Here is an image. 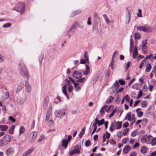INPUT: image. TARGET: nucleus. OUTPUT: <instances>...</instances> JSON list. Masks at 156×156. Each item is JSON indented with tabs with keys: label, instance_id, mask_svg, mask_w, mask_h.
I'll use <instances>...</instances> for the list:
<instances>
[{
	"label": "nucleus",
	"instance_id": "1",
	"mask_svg": "<svg viewBox=\"0 0 156 156\" xmlns=\"http://www.w3.org/2000/svg\"><path fill=\"white\" fill-rule=\"evenodd\" d=\"M18 71L27 80L29 79V73L27 71L25 65L23 63H20L18 65Z\"/></svg>",
	"mask_w": 156,
	"mask_h": 156
},
{
	"label": "nucleus",
	"instance_id": "2",
	"mask_svg": "<svg viewBox=\"0 0 156 156\" xmlns=\"http://www.w3.org/2000/svg\"><path fill=\"white\" fill-rule=\"evenodd\" d=\"M132 11V9L131 7H127L126 8L125 22L127 24H128L130 22Z\"/></svg>",
	"mask_w": 156,
	"mask_h": 156
},
{
	"label": "nucleus",
	"instance_id": "3",
	"mask_svg": "<svg viewBox=\"0 0 156 156\" xmlns=\"http://www.w3.org/2000/svg\"><path fill=\"white\" fill-rule=\"evenodd\" d=\"M25 4L23 3H19L12 8V10H16L18 12H20L22 14L25 11Z\"/></svg>",
	"mask_w": 156,
	"mask_h": 156
},
{
	"label": "nucleus",
	"instance_id": "4",
	"mask_svg": "<svg viewBox=\"0 0 156 156\" xmlns=\"http://www.w3.org/2000/svg\"><path fill=\"white\" fill-rule=\"evenodd\" d=\"M11 136L8 134L6 135L0 140V145L3 146L8 144L11 141Z\"/></svg>",
	"mask_w": 156,
	"mask_h": 156
},
{
	"label": "nucleus",
	"instance_id": "5",
	"mask_svg": "<svg viewBox=\"0 0 156 156\" xmlns=\"http://www.w3.org/2000/svg\"><path fill=\"white\" fill-rule=\"evenodd\" d=\"M145 141L146 143H151L152 146L156 144V138H153L151 136H148L145 139Z\"/></svg>",
	"mask_w": 156,
	"mask_h": 156
},
{
	"label": "nucleus",
	"instance_id": "6",
	"mask_svg": "<svg viewBox=\"0 0 156 156\" xmlns=\"http://www.w3.org/2000/svg\"><path fill=\"white\" fill-rule=\"evenodd\" d=\"M26 98V96L25 95L18 96L17 99V103L20 105L23 104L24 103Z\"/></svg>",
	"mask_w": 156,
	"mask_h": 156
},
{
	"label": "nucleus",
	"instance_id": "7",
	"mask_svg": "<svg viewBox=\"0 0 156 156\" xmlns=\"http://www.w3.org/2000/svg\"><path fill=\"white\" fill-rule=\"evenodd\" d=\"M55 115L56 117H58L60 119H61L63 116L65 115V112H62L60 110H56L54 112Z\"/></svg>",
	"mask_w": 156,
	"mask_h": 156
},
{
	"label": "nucleus",
	"instance_id": "8",
	"mask_svg": "<svg viewBox=\"0 0 156 156\" xmlns=\"http://www.w3.org/2000/svg\"><path fill=\"white\" fill-rule=\"evenodd\" d=\"M79 147L78 145L76 146L75 148L72 151H70L69 153V155L70 156L73 155L75 153L79 154L80 153V151L79 150Z\"/></svg>",
	"mask_w": 156,
	"mask_h": 156
},
{
	"label": "nucleus",
	"instance_id": "9",
	"mask_svg": "<svg viewBox=\"0 0 156 156\" xmlns=\"http://www.w3.org/2000/svg\"><path fill=\"white\" fill-rule=\"evenodd\" d=\"M82 75V74L81 73L76 71H74L72 74L73 76L77 80L81 78Z\"/></svg>",
	"mask_w": 156,
	"mask_h": 156
},
{
	"label": "nucleus",
	"instance_id": "10",
	"mask_svg": "<svg viewBox=\"0 0 156 156\" xmlns=\"http://www.w3.org/2000/svg\"><path fill=\"white\" fill-rule=\"evenodd\" d=\"M111 106L108 107V109H107V108L108 107V105H104L101 109L100 110V113L101 115H103L105 114V110H106L107 112L110 109Z\"/></svg>",
	"mask_w": 156,
	"mask_h": 156
},
{
	"label": "nucleus",
	"instance_id": "11",
	"mask_svg": "<svg viewBox=\"0 0 156 156\" xmlns=\"http://www.w3.org/2000/svg\"><path fill=\"white\" fill-rule=\"evenodd\" d=\"M52 107L50 106L48 109L46 114V119L48 120L50 119L51 114L52 112Z\"/></svg>",
	"mask_w": 156,
	"mask_h": 156
},
{
	"label": "nucleus",
	"instance_id": "12",
	"mask_svg": "<svg viewBox=\"0 0 156 156\" xmlns=\"http://www.w3.org/2000/svg\"><path fill=\"white\" fill-rule=\"evenodd\" d=\"M93 31L95 34H97L99 32L98 29V23H94L93 25Z\"/></svg>",
	"mask_w": 156,
	"mask_h": 156
},
{
	"label": "nucleus",
	"instance_id": "13",
	"mask_svg": "<svg viewBox=\"0 0 156 156\" xmlns=\"http://www.w3.org/2000/svg\"><path fill=\"white\" fill-rule=\"evenodd\" d=\"M86 69L83 71V73L85 75H87L90 73V69L88 65L86 64L85 65Z\"/></svg>",
	"mask_w": 156,
	"mask_h": 156
},
{
	"label": "nucleus",
	"instance_id": "14",
	"mask_svg": "<svg viewBox=\"0 0 156 156\" xmlns=\"http://www.w3.org/2000/svg\"><path fill=\"white\" fill-rule=\"evenodd\" d=\"M131 147L129 145H127L124 148L123 152L124 154H126L131 150Z\"/></svg>",
	"mask_w": 156,
	"mask_h": 156
},
{
	"label": "nucleus",
	"instance_id": "15",
	"mask_svg": "<svg viewBox=\"0 0 156 156\" xmlns=\"http://www.w3.org/2000/svg\"><path fill=\"white\" fill-rule=\"evenodd\" d=\"M14 151L12 148H9L6 151V153L7 155L8 156H12L14 153Z\"/></svg>",
	"mask_w": 156,
	"mask_h": 156
},
{
	"label": "nucleus",
	"instance_id": "16",
	"mask_svg": "<svg viewBox=\"0 0 156 156\" xmlns=\"http://www.w3.org/2000/svg\"><path fill=\"white\" fill-rule=\"evenodd\" d=\"M25 89L26 91L28 93L30 92L31 91V87L29 83L27 81L25 83Z\"/></svg>",
	"mask_w": 156,
	"mask_h": 156
},
{
	"label": "nucleus",
	"instance_id": "17",
	"mask_svg": "<svg viewBox=\"0 0 156 156\" xmlns=\"http://www.w3.org/2000/svg\"><path fill=\"white\" fill-rule=\"evenodd\" d=\"M34 151V149L30 148L27 150L23 154L22 156H28V155Z\"/></svg>",
	"mask_w": 156,
	"mask_h": 156
},
{
	"label": "nucleus",
	"instance_id": "18",
	"mask_svg": "<svg viewBox=\"0 0 156 156\" xmlns=\"http://www.w3.org/2000/svg\"><path fill=\"white\" fill-rule=\"evenodd\" d=\"M37 136V133L36 131L32 132L30 134V137L32 139V141L34 140L36 138Z\"/></svg>",
	"mask_w": 156,
	"mask_h": 156
},
{
	"label": "nucleus",
	"instance_id": "19",
	"mask_svg": "<svg viewBox=\"0 0 156 156\" xmlns=\"http://www.w3.org/2000/svg\"><path fill=\"white\" fill-rule=\"evenodd\" d=\"M62 91L63 93L65 94V95L67 97L68 99H69V97L68 95L67 90H66V85L65 84L62 87Z\"/></svg>",
	"mask_w": 156,
	"mask_h": 156
},
{
	"label": "nucleus",
	"instance_id": "20",
	"mask_svg": "<svg viewBox=\"0 0 156 156\" xmlns=\"http://www.w3.org/2000/svg\"><path fill=\"white\" fill-rule=\"evenodd\" d=\"M94 20L95 21V23H98L100 21V18L98 16V13L96 12H95L94 14Z\"/></svg>",
	"mask_w": 156,
	"mask_h": 156
},
{
	"label": "nucleus",
	"instance_id": "21",
	"mask_svg": "<svg viewBox=\"0 0 156 156\" xmlns=\"http://www.w3.org/2000/svg\"><path fill=\"white\" fill-rule=\"evenodd\" d=\"M81 12V10H76L75 11H73L70 14V17H73L75 16L80 14Z\"/></svg>",
	"mask_w": 156,
	"mask_h": 156
},
{
	"label": "nucleus",
	"instance_id": "22",
	"mask_svg": "<svg viewBox=\"0 0 156 156\" xmlns=\"http://www.w3.org/2000/svg\"><path fill=\"white\" fill-rule=\"evenodd\" d=\"M8 128L7 125H0V130L1 131H5L8 129Z\"/></svg>",
	"mask_w": 156,
	"mask_h": 156
},
{
	"label": "nucleus",
	"instance_id": "23",
	"mask_svg": "<svg viewBox=\"0 0 156 156\" xmlns=\"http://www.w3.org/2000/svg\"><path fill=\"white\" fill-rule=\"evenodd\" d=\"M69 141L66 140H63L62 141V146L64 147L65 148H66L67 147Z\"/></svg>",
	"mask_w": 156,
	"mask_h": 156
},
{
	"label": "nucleus",
	"instance_id": "24",
	"mask_svg": "<svg viewBox=\"0 0 156 156\" xmlns=\"http://www.w3.org/2000/svg\"><path fill=\"white\" fill-rule=\"evenodd\" d=\"M137 29H138L140 31L145 32L146 31V27L143 26H139L137 27Z\"/></svg>",
	"mask_w": 156,
	"mask_h": 156
},
{
	"label": "nucleus",
	"instance_id": "25",
	"mask_svg": "<svg viewBox=\"0 0 156 156\" xmlns=\"http://www.w3.org/2000/svg\"><path fill=\"white\" fill-rule=\"evenodd\" d=\"M138 54V52L136 46L135 47L134 50L133 52V58H135Z\"/></svg>",
	"mask_w": 156,
	"mask_h": 156
},
{
	"label": "nucleus",
	"instance_id": "26",
	"mask_svg": "<svg viewBox=\"0 0 156 156\" xmlns=\"http://www.w3.org/2000/svg\"><path fill=\"white\" fill-rule=\"evenodd\" d=\"M114 99V98L113 97L110 96L107 99L106 101V103H110L113 101Z\"/></svg>",
	"mask_w": 156,
	"mask_h": 156
},
{
	"label": "nucleus",
	"instance_id": "27",
	"mask_svg": "<svg viewBox=\"0 0 156 156\" xmlns=\"http://www.w3.org/2000/svg\"><path fill=\"white\" fill-rule=\"evenodd\" d=\"M87 62L88 63H89V60H87V59L85 58H81L80 59V63L81 64H85Z\"/></svg>",
	"mask_w": 156,
	"mask_h": 156
},
{
	"label": "nucleus",
	"instance_id": "28",
	"mask_svg": "<svg viewBox=\"0 0 156 156\" xmlns=\"http://www.w3.org/2000/svg\"><path fill=\"white\" fill-rule=\"evenodd\" d=\"M122 122L118 121L116 123V126H117L116 129H119L121 128Z\"/></svg>",
	"mask_w": 156,
	"mask_h": 156
},
{
	"label": "nucleus",
	"instance_id": "29",
	"mask_svg": "<svg viewBox=\"0 0 156 156\" xmlns=\"http://www.w3.org/2000/svg\"><path fill=\"white\" fill-rule=\"evenodd\" d=\"M151 68V65L150 64H148L146 65V71L148 72L150 71Z\"/></svg>",
	"mask_w": 156,
	"mask_h": 156
},
{
	"label": "nucleus",
	"instance_id": "30",
	"mask_svg": "<svg viewBox=\"0 0 156 156\" xmlns=\"http://www.w3.org/2000/svg\"><path fill=\"white\" fill-rule=\"evenodd\" d=\"M15 126L14 125L12 126L9 130V133L10 134H12L13 133Z\"/></svg>",
	"mask_w": 156,
	"mask_h": 156
},
{
	"label": "nucleus",
	"instance_id": "31",
	"mask_svg": "<svg viewBox=\"0 0 156 156\" xmlns=\"http://www.w3.org/2000/svg\"><path fill=\"white\" fill-rule=\"evenodd\" d=\"M103 17L105 20L106 22L107 23H110L109 19L108 18L107 15L106 14H104L103 15Z\"/></svg>",
	"mask_w": 156,
	"mask_h": 156
},
{
	"label": "nucleus",
	"instance_id": "32",
	"mask_svg": "<svg viewBox=\"0 0 156 156\" xmlns=\"http://www.w3.org/2000/svg\"><path fill=\"white\" fill-rule=\"evenodd\" d=\"M98 126H100L103 124L105 120L104 119H102L100 120H98Z\"/></svg>",
	"mask_w": 156,
	"mask_h": 156
},
{
	"label": "nucleus",
	"instance_id": "33",
	"mask_svg": "<svg viewBox=\"0 0 156 156\" xmlns=\"http://www.w3.org/2000/svg\"><path fill=\"white\" fill-rule=\"evenodd\" d=\"M154 71H153L151 73L150 75V78L151 79L153 77V75L154 73L155 74V76H156V73H155V70H156V65L154 66Z\"/></svg>",
	"mask_w": 156,
	"mask_h": 156
},
{
	"label": "nucleus",
	"instance_id": "34",
	"mask_svg": "<svg viewBox=\"0 0 156 156\" xmlns=\"http://www.w3.org/2000/svg\"><path fill=\"white\" fill-rule=\"evenodd\" d=\"M25 131V128L23 126H21L19 130L20 133L19 134V135H20L21 133H23Z\"/></svg>",
	"mask_w": 156,
	"mask_h": 156
},
{
	"label": "nucleus",
	"instance_id": "35",
	"mask_svg": "<svg viewBox=\"0 0 156 156\" xmlns=\"http://www.w3.org/2000/svg\"><path fill=\"white\" fill-rule=\"evenodd\" d=\"M45 138V136L43 134L41 135L38 140V142L39 143L41 142L43 140H44Z\"/></svg>",
	"mask_w": 156,
	"mask_h": 156
},
{
	"label": "nucleus",
	"instance_id": "36",
	"mask_svg": "<svg viewBox=\"0 0 156 156\" xmlns=\"http://www.w3.org/2000/svg\"><path fill=\"white\" fill-rule=\"evenodd\" d=\"M85 128H83L82 129V130L81 131L80 133L79 134V136L80 138H81L83 134H84L85 131Z\"/></svg>",
	"mask_w": 156,
	"mask_h": 156
},
{
	"label": "nucleus",
	"instance_id": "37",
	"mask_svg": "<svg viewBox=\"0 0 156 156\" xmlns=\"http://www.w3.org/2000/svg\"><path fill=\"white\" fill-rule=\"evenodd\" d=\"M134 37L135 39H139L140 37V35L139 33H136L134 34Z\"/></svg>",
	"mask_w": 156,
	"mask_h": 156
},
{
	"label": "nucleus",
	"instance_id": "38",
	"mask_svg": "<svg viewBox=\"0 0 156 156\" xmlns=\"http://www.w3.org/2000/svg\"><path fill=\"white\" fill-rule=\"evenodd\" d=\"M85 80V78L84 77L83 78H80L78 79L77 80V81L78 82L80 83H83Z\"/></svg>",
	"mask_w": 156,
	"mask_h": 156
},
{
	"label": "nucleus",
	"instance_id": "39",
	"mask_svg": "<svg viewBox=\"0 0 156 156\" xmlns=\"http://www.w3.org/2000/svg\"><path fill=\"white\" fill-rule=\"evenodd\" d=\"M98 119L96 118L94 119V122H93L92 125V126L94 127V128H97V125L98 124Z\"/></svg>",
	"mask_w": 156,
	"mask_h": 156
},
{
	"label": "nucleus",
	"instance_id": "40",
	"mask_svg": "<svg viewBox=\"0 0 156 156\" xmlns=\"http://www.w3.org/2000/svg\"><path fill=\"white\" fill-rule=\"evenodd\" d=\"M147 148L146 147L144 146H143L141 148V151L142 153H145L147 152Z\"/></svg>",
	"mask_w": 156,
	"mask_h": 156
},
{
	"label": "nucleus",
	"instance_id": "41",
	"mask_svg": "<svg viewBox=\"0 0 156 156\" xmlns=\"http://www.w3.org/2000/svg\"><path fill=\"white\" fill-rule=\"evenodd\" d=\"M142 51L144 53H146L147 51V47L146 46H142Z\"/></svg>",
	"mask_w": 156,
	"mask_h": 156
},
{
	"label": "nucleus",
	"instance_id": "42",
	"mask_svg": "<svg viewBox=\"0 0 156 156\" xmlns=\"http://www.w3.org/2000/svg\"><path fill=\"white\" fill-rule=\"evenodd\" d=\"M136 113L137 116L139 118L141 117L143 115V112L142 111L137 112Z\"/></svg>",
	"mask_w": 156,
	"mask_h": 156
},
{
	"label": "nucleus",
	"instance_id": "43",
	"mask_svg": "<svg viewBox=\"0 0 156 156\" xmlns=\"http://www.w3.org/2000/svg\"><path fill=\"white\" fill-rule=\"evenodd\" d=\"M11 26V23H7L3 24L2 26V27L4 28H7L10 27Z\"/></svg>",
	"mask_w": 156,
	"mask_h": 156
},
{
	"label": "nucleus",
	"instance_id": "44",
	"mask_svg": "<svg viewBox=\"0 0 156 156\" xmlns=\"http://www.w3.org/2000/svg\"><path fill=\"white\" fill-rule=\"evenodd\" d=\"M129 140V139L127 138H123L122 141V143L123 144H126Z\"/></svg>",
	"mask_w": 156,
	"mask_h": 156
},
{
	"label": "nucleus",
	"instance_id": "45",
	"mask_svg": "<svg viewBox=\"0 0 156 156\" xmlns=\"http://www.w3.org/2000/svg\"><path fill=\"white\" fill-rule=\"evenodd\" d=\"M115 129V126L113 123H112L109 127V129L111 132H112Z\"/></svg>",
	"mask_w": 156,
	"mask_h": 156
},
{
	"label": "nucleus",
	"instance_id": "46",
	"mask_svg": "<svg viewBox=\"0 0 156 156\" xmlns=\"http://www.w3.org/2000/svg\"><path fill=\"white\" fill-rule=\"evenodd\" d=\"M114 85L115 87V89H118L119 86V84L117 81H116L114 84Z\"/></svg>",
	"mask_w": 156,
	"mask_h": 156
},
{
	"label": "nucleus",
	"instance_id": "47",
	"mask_svg": "<svg viewBox=\"0 0 156 156\" xmlns=\"http://www.w3.org/2000/svg\"><path fill=\"white\" fill-rule=\"evenodd\" d=\"M138 17H142L143 16L142 15V11L140 9H138V13L137 14Z\"/></svg>",
	"mask_w": 156,
	"mask_h": 156
},
{
	"label": "nucleus",
	"instance_id": "48",
	"mask_svg": "<svg viewBox=\"0 0 156 156\" xmlns=\"http://www.w3.org/2000/svg\"><path fill=\"white\" fill-rule=\"evenodd\" d=\"M124 89L123 87H121L118 90V89H115V91L117 93H119L122 92Z\"/></svg>",
	"mask_w": 156,
	"mask_h": 156
},
{
	"label": "nucleus",
	"instance_id": "49",
	"mask_svg": "<svg viewBox=\"0 0 156 156\" xmlns=\"http://www.w3.org/2000/svg\"><path fill=\"white\" fill-rule=\"evenodd\" d=\"M24 87V85L23 84H21L20 85H19L18 86L17 89V90L19 91L21 90Z\"/></svg>",
	"mask_w": 156,
	"mask_h": 156
},
{
	"label": "nucleus",
	"instance_id": "50",
	"mask_svg": "<svg viewBox=\"0 0 156 156\" xmlns=\"http://www.w3.org/2000/svg\"><path fill=\"white\" fill-rule=\"evenodd\" d=\"M147 105V102L146 101H143L141 103V105L143 108L146 107Z\"/></svg>",
	"mask_w": 156,
	"mask_h": 156
},
{
	"label": "nucleus",
	"instance_id": "51",
	"mask_svg": "<svg viewBox=\"0 0 156 156\" xmlns=\"http://www.w3.org/2000/svg\"><path fill=\"white\" fill-rule=\"evenodd\" d=\"M129 128H126L124 129L122 133V134L123 135H126V134L127 133L128 131H129Z\"/></svg>",
	"mask_w": 156,
	"mask_h": 156
},
{
	"label": "nucleus",
	"instance_id": "52",
	"mask_svg": "<svg viewBox=\"0 0 156 156\" xmlns=\"http://www.w3.org/2000/svg\"><path fill=\"white\" fill-rule=\"evenodd\" d=\"M152 31V28L149 27H146V31H145V32H150Z\"/></svg>",
	"mask_w": 156,
	"mask_h": 156
},
{
	"label": "nucleus",
	"instance_id": "53",
	"mask_svg": "<svg viewBox=\"0 0 156 156\" xmlns=\"http://www.w3.org/2000/svg\"><path fill=\"white\" fill-rule=\"evenodd\" d=\"M90 142L89 140H87L85 142V146L86 147H89L90 145Z\"/></svg>",
	"mask_w": 156,
	"mask_h": 156
},
{
	"label": "nucleus",
	"instance_id": "54",
	"mask_svg": "<svg viewBox=\"0 0 156 156\" xmlns=\"http://www.w3.org/2000/svg\"><path fill=\"white\" fill-rule=\"evenodd\" d=\"M135 121L136 119L134 115L133 114L132 115L131 122H132V123H133L134 122H135Z\"/></svg>",
	"mask_w": 156,
	"mask_h": 156
},
{
	"label": "nucleus",
	"instance_id": "55",
	"mask_svg": "<svg viewBox=\"0 0 156 156\" xmlns=\"http://www.w3.org/2000/svg\"><path fill=\"white\" fill-rule=\"evenodd\" d=\"M138 83H135V84L133 85L132 87L134 89L138 90L139 88L138 87Z\"/></svg>",
	"mask_w": 156,
	"mask_h": 156
},
{
	"label": "nucleus",
	"instance_id": "56",
	"mask_svg": "<svg viewBox=\"0 0 156 156\" xmlns=\"http://www.w3.org/2000/svg\"><path fill=\"white\" fill-rule=\"evenodd\" d=\"M43 55H40V56L38 58V59H39V61L40 63H41L42 60L43 59Z\"/></svg>",
	"mask_w": 156,
	"mask_h": 156
},
{
	"label": "nucleus",
	"instance_id": "57",
	"mask_svg": "<svg viewBox=\"0 0 156 156\" xmlns=\"http://www.w3.org/2000/svg\"><path fill=\"white\" fill-rule=\"evenodd\" d=\"M116 108L115 109L113 110L112 112L110 114V115L109 116V118L111 117L114 115L115 114V113L116 112Z\"/></svg>",
	"mask_w": 156,
	"mask_h": 156
},
{
	"label": "nucleus",
	"instance_id": "58",
	"mask_svg": "<svg viewBox=\"0 0 156 156\" xmlns=\"http://www.w3.org/2000/svg\"><path fill=\"white\" fill-rule=\"evenodd\" d=\"M130 98L128 95H126L123 98V99L126 100L127 101L129 102V101Z\"/></svg>",
	"mask_w": 156,
	"mask_h": 156
},
{
	"label": "nucleus",
	"instance_id": "59",
	"mask_svg": "<svg viewBox=\"0 0 156 156\" xmlns=\"http://www.w3.org/2000/svg\"><path fill=\"white\" fill-rule=\"evenodd\" d=\"M130 63L131 62L129 61L127 63L126 65L125 66L126 71L129 67L130 66Z\"/></svg>",
	"mask_w": 156,
	"mask_h": 156
},
{
	"label": "nucleus",
	"instance_id": "60",
	"mask_svg": "<svg viewBox=\"0 0 156 156\" xmlns=\"http://www.w3.org/2000/svg\"><path fill=\"white\" fill-rule=\"evenodd\" d=\"M146 61L145 59H144L143 61H142L140 63L139 66V68L140 69H141L142 67L143 66L144 64V63H145V62Z\"/></svg>",
	"mask_w": 156,
	"mask_h": 156
},
{
	"label": "nucleus",
	"instance_id": "61",
	"mask_svg": "<svg viewBox=\"0 0 156 156\" xmlns=\"http://www.w3.org/2000/svg\"><path fill=\"white\" fill-rule=\"evenodd\" d=\"M84 57L85 58L87 59V60L88 59V57L87 56V51H85L84 53Z\"/></svg>",
	"mask_w": 156,
	"mask_h": 156
},
{
	"label": "nucleus",
	"instance_id": "62",
	"mask_svg": "<svg viewBox=\"0 0 156 156\" xmlns=\"http://www.w3.org/2000/svg\"><path fill=\"white\" fill-rule=\"evenodd\" d=\"M109 143L111 144H116V141L112 139L111 140H109Z\"/></svg>",
	"mask_w": 156,
	"mask_h": 156
},
{
	"label": "nucleus",
	"instance_id": "63",
	"mask_svg": "<svg viewBox=\"0 0 156 156\" xmlns=\"http://www.w3.org/2000/svg\"><path fill=\"white\" fill-rule=\"evenodd\" d=\"M137 134V133L135 131H133L131 134V135L133 137L135 136Z\"/></svg>",
	"mask_w": 156,
	"mask_h": 156
},
{
	"label": "nucleus",
	"instance_id": "64",
	"mask_svg": "<svg viewBox=\"0 0 156 156\" xmlns=\"http://www.w3.org/2000/svg\"><path fill=\"white\" fill-rule=\"evenodd\" d=\"M136 151H133L130 153L129 156H136Z\"/></svg>",
	"mask_w": 156,
	"mask_h": 156
}]
</instances>
